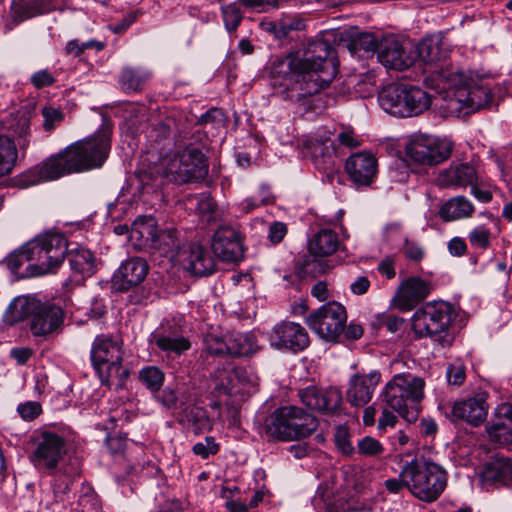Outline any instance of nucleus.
I'll use <instances>...</instances> for the list:
<instances>
[{"instance_id": "nucleus-1", "label": "nucleus", "mask_w": 512, "mask_h": 512, "mask_svg": "<svg viewBox=\"0 0 512 512\" xmlns=\"http://www.w3.org/2000/svg\"><path fill=\"white\" fill-rule=\"evenodd\" d=\"M335 50L324 39L310 41L302 54L276 57L269 67L273 95L300 102L325 88L336 76Z\"/></svg>"}, {"instance_id": "nucleus-2", "label": "nucleus", "mask_w": 512, "mask_h": 512, "mask_svg": "<svg viewBox=\"0 0 512 512\" xmlns=\"http://www.w3.org/2000/svg\"><path fill=\"white\" fill-rule=\"evenodd\" d=\"M319 422L311 413L294 405L282 406L268 415L262 430L269 440L297 441L309 437Z\"/></svg>"}, {"instance_id": "nucleus-3", "label": "nucleus", "mask_w": 512, "mask_h": 512, "mask_svg": "<svg viewBox=\"0 0 512 512\" xmlns=\"http://www.w3.org/2000/svg\"><path fill=\"white\" fill-rule=\"evenodd\" d=\"M401 476L410 493L427 503L437 500L447 485L446 471L425 457H415L405 464Z\"/></svg>"}, {"instance_id": "nucleus-4", "label": "nucleus", "mask_w": 512, "mask_h": 512, "mask_svg": "<svg viewBox=\"0 0 512 512\" xmlns=\"http://www.w3.org/2000/svg\"><path fill=\"white\" fill-rule=\"evenodd\" d=\"M67 251L68 243L62 233L38 235L23 245L22 256L28 262V275L42 276L54 272L63 263Z\"/></svg>"}, {"instance_id": "nucleus-5", "label": "nucleus", "mask_w": 512, "mask_h": 512, "mask_svg": "<svg viewBox=\"0 0 512 512\" xmlns=\"http://www.w3.org/2000/svg\"><path fill=\"white\" fill-rule=\"evenodd\" d=\"M424 388L423 378L410 373L396 374L384 388V401L405 421L413 423L419 416L420 402L424 398Z\"/></svg>"}, {"instance_id": "nucleus-6", "label": "nucleus", "mask_w": 512, "mask_h": 512, "mask_svg": "<svg viewBox=\"0 0 512 512\" xmlns=\"http://www.w3.org/2000/svg\"><path fill=\"white\" fill-rule=\"evenodd\" d=\"M455 317L452 305L445 301H432L418 308L412 316V330L419 338L430 337L441 347H450L453 336L448 332Z\"/></svg>"}, {"instance_id": "nucleus-7", "label": "nucleus", "mask_w": 512, "mask_h": 512, "mask_svg": "<svg viewBox=\"0 0 512 512\" xmlns=\"http://www.w3.org/2000/svg\"><path fill=\"white\" fill-rule=\"evenodd\" d=\"M166 181L186 184L203 180L208 174V160L200 146L186 143L164 159Z\"/></svg>"}, {"instance_id": "nucleus-8", "label": "nucleus", "mask_w": 512, "mask_h": 512, "mask_svg": "<svg viewBox=\"0 0 512 512\" xmlns=\"http://www.w3.org/2000/svg\"><path fill=\"white\" fill-rule=\"evenodd\" d=\"M112 125L104 120L92 136L66 147L76 173L100 168L111 149Z\"/></svg>"}, {"instance_id": "nucleus-9", "label": "nucleus", "mask_w": 512, "mask_h": 512, "mask_svg": "<svg viewBox=\"0 0 512 512\" xmlns=\"http://www.w3.org/2000/svg\"><path fill=\"white\" fill-rule=\"evenodd\" d=\"M90 358L102 384H108L112 378L121 381L129 375L128 370L122 367V341L118 337L97 335L91 345Z\"/></svg>"}, {"instance_id": "nucleus-10", "label": "nucleus", "mask_w": 512, "mask_h": 512, "mask_svg": "<svg viewBox=\"0 0 512 512\" xmlns=\"http://www.w3.org/2000/svg\"><path fill=\"white\" fill-rule=\"evenodd\" d=\"M444 89H456L457 101L462 108L476 111L486 107L493 99L491 90L483 85H470L463 71L454 66L441 67L433 72Z\"/></svg>"}, {"instance_id": "nucleus-11", "label": "nucleus", "mask_w": 512, "mask_h": 512, "mask_svg": "<svg viewBox=\"0 0 512 512\" xmlns=\"http://www.w3.org/2000/svg\"><path fill=\"white\" fill-rule=\"evenodd\" d=\"M452 149L450 140L424 133L411 135L405 145L408 159L423 166H436L444 162L450 157Z\"/></svg>"}, {"instance_id": "nucleus-12", "label": "nucleus", "mask_w": 512, "mask_h": 512, "mask_svg": "<svg viewBox=\"0 0 512 512\" xmlns=\"http://www.w3.org/2000/svg\"><path fill=\"white\" fill-rule=\"evenodd\" d=\"M34 449L30 461L36 469L54 473L67 453V443L63 435L52 429H42L35 433Z\"/></svg>"}, {"instance_id": "nucleus-13", "label": "nucleus", "mask_w": 512, "mask_h": 512, "mask_svg": "<svg viewBox=\"0 0 512 512\" xmlns=\"http://www.w3.org/2000/svg\"><path fill=\"white\" fill-rule=\"evenodd\" d=\"M346 322V309L338 302H328L306 318L308 327L329 342L337 341L344 331Z\"/></svg>"}, {"instance_id": "nucleus-14", "label": "nucleus", "mask_w": 512, "mask_h": 512, "mask_svg": "<svg viewBox=\"0 0 512 512\" xmlns=\"http://www.w3.org/2000/svg\"><path fill=\"white\" fill-rule=\"evenodd\" d=\"M68 152L69 150L65 148L31 167L20 176L19 184L23 187H29L76 173Z\"/></svg>"}, {"instance_id": "nucleus-15", "label": "nucleus", "mask_w": 512, "mask_h": 512, "mask_svg": "<svg viewBox=\"0 0 512 512\" xmlns=\"http://www.w3.org/2000/svg\"><path fill=\"white\" fill-rule=\"evenodd\" d=\"M271 347L297 353L305 350L310 343L305 328L298 323L282 321L276 324L268 336Z\"/></svg>"}, {"instance_id": "nucleus-16", "label": "nucleus", "mask_w": 512, "mask_h": 512, "mask_svg": "<svg viewBox=\"0 0 512 512\" xmlns=\"http://www.w3.org/2000/svg\"><path fill=\"white\" fill-rule=\"evenodd\" d=\"M487 399L486 392H479L466 399L455 401L446 416L452 422L462 421L477 427L487 418L489 409Z\"/></svg>"}, {"instance_id": "nucleus-17", "label": "nucleus", "mask_w": 512, "mask_h": 512, "mask_svg": "<svg viewBox=\"0 0 512 512\" xmlns=\"http://www.w3.org/2000/svg\"><path fill=\"white\" fill-rule=\"evenodd\" d=\"M64 318L65 312L61 306L40 301L29 321L30 331L34 337L47 339L61 331Z\"/></svg>"}, {"instance_id": "nucleus-18", "label": "nucleus", "mask_w": 512, "mask_h": 512, "mask_svg": "<svg viewBox=\"0 0 512 512\" xmlns=\"http://www.w3.org/2000/svg\"><path fill=\"white\" fill-rule=\"evenodd\" d=\"M211 248L214 255L223 262L235 263L244 257L240 233L229 225H221L214 232Z\"/></svg>"}, {"instance_id": "nucleus-19", "label": "nucleus", "mask_w": 512, "mask_h": 512, "mask_svg": "<svg viewBox=\"0 0 512 512\" xmlns=\"http://www.w3.org/2000/svg\"><path fill=\"white\" fill-rule=\"evenodd\" d=\"M298 396L307 408L323 413L335 412L342 402L341 392L335 387L319 388L310 385L300 389Z\"/></svg>"}, {"instance_id": "nucleus-20", "label": "nucleus", "mask_w": 512, "mask_h": 512, "mask_svg": "<svg viewBox=\"0 0 512 512\" xmlns=\"http://www.w3.org/2000/svg\"><path fill=\"white\" fill-rule=\"evenodd\" d=\"M377 59L386 68L405 70L413 65L416 54L394 37H388L380 42Z\"/></svg>"}, {"instance_id": "nucleus-21", "label": "nucleus", "mask_w": 512, "mask_h": 512, "mask_svg": "<svg viewBox=\"0 0 512 512\" xmlns=\"http://www.w3.org/2000/svg\"><path fill=\"white\" fill-rule=\"evenodd\" d=\"M431 291L432 284L430 281L418 276L408 277L399 285L393 302L401 311H410L426 299Z\"/></svg>"}, {"instance_id": "nucleus-22", "label": "nucleus", "mask_w": 512, "mask_h": 512, "mask_svg": "<svg viewBox=\"0 0 512 512\" xmlns=\"http://www.w3.org/2000/svg\"><path fill=\"white\" fill-rule=\"evenodd\" d=\"M178 261L183 268L195 276H209L216 271V261L207 248L199 244L182 247Z\"/></svg>"}, {"instance_id": "nucleus-23", "label": "nucleus", "mask_w": 512, "mask_h": 512, "mask_svg": "<svg viewBox=\"0 0 512 512\" xmlns=\"http://www.w3.org/2000/svg\"><path fill=\"white\" fill-rule=\"evenodd\" d=\"M377 170V159L368 151L353 153L345 163V171L351 181L358 186H369L374 181Z\"/></svg>"}, {"instance_id": "nucleus-24", "label": "nucleus", "mask_w": 512, "mask_h": 512, "mask_svg": "<svg viewBox=\"0 0 512 512\" xmlns=\"http://www.w3.org/2000/svg\"><path fill=\"white\" fill-rule=\"evenodd\" d=\"M380 379L381 374L378 370H372L368 374H355L349 380L347 401L352 406L364 407L372 399Z\"/></svg>"}, {"instance_id": "nucleus-25", "label": "nucleus", "mask_w": 512, "mask_h": 512, "mask_svg": "<svg viewBox=\"0 0 512 512\" xmlns=\"http://www.w3.org/2000/svg\"><path fill=\"white\" fill-rule=\"evenodd\" d=\"M148 263L141 257H131L124 261L113 275V286L118 291H128L138 286L146 278Z\"/></svg>"}, {"instance_id": "nucleus-26", "label": "nucleus", "mask_w": 512, "mask_h": 512, "mask_svg": "<svg viewBox=\"0 0 512 512\" xmlns=\"http://www.w3.org/2000/svg\"><path fill=\"white\" fill-rule=\"evenodd\" d=\"M152 342L166 354L181 355L189 350L191 343L177 324L162 325L151 335Z\"/></svg>"}, {"instance_id": "nucleus-27", "label": "nucleus", "mask_w": 512, "mask_h": 512, "mask_svg": "<svg viewBox=\"0 0 512 512\" xmlns=\"http://www.w3.org/2000/svg\"><path fill=\"white\" fill-rule=\"evenodd\" d=\"M304 148L317 169L328 172L334 168L336 152L330 137H310L304 142Z\"/></svg>"}, {"instance_id": "nucleus-28", "label": "nucleus", "mask_w": 512, "mask_h": 512, "mask_svg": "<svg viewBox=\"0 0 512 512\" xmlns=\"http://www.w3.org/2000/svg\"><path fill=\"white\" fill-rule=\"evenodd\" d=\"M444 186L467 187L481 182L479 166L474 162L451 165L440 174Z\"/></svg>"}, {"instance_id": "nucleus-29", "label": "nucleus", "mask_w": 512, "mask_h": 512, "mask_svg": "<svg viewBox=\"0 0 512 512\" xmlns=\"http://www.w3.org/2000/svg\"><path fill=\"white\" fill-rule=\"evenodd\" d=\"M488 432L500 444L512 443V404L504 402L495 408L494 421Z\"/></svg>"}, {"instance_id": "nucleus-30", "label": "nucleus", "mask_w": 512, "mask_h": 512, "mask_svg": "<svg viewBox=\"0 0 512 512\" xmlns=\"http://www.w3.org/2000/svg\"><path fill=\"white\" fill-rule=\"evenodd\" d=\"M344 249L338 234L330 228H321L310 240L309 251L317 257L330 256Z\"/></svg>"}, {"instance_id": "nucleus-31", "label": "nucleus", "mask_w": 512, "mask_h": 512, "mask_svg": "<svg viewBox=\"0 0 512 512\" xmlns=\"http://www.w3.org/2000/svg\"><path fill=\"white\" fill-rule=\"evenodd\" d=\"M404 98L400 100V105L407 108L403 114H395L396 117H412L426 111L430 104V96L421 88L404 84Z\"/></svg>"}, {"instance_id": "nucleus-32", "label": "nucleus", "mask_w": 512, "mask_h": 512, "mask_svg": "<svg viewBox=\"0 0 512 512\" xmlns=\"http://www.w3.org/2000/svg\"><path fill=\"white\" fill-rule=\"evenodd\" d=\"M481 479L485 485L507 484L512 480L511 461L498 457L488 462L481 473Z\"/></svg>"}, {"instance_id": "nucleus-33", "label": "nucleus", "mask_w": 512, "mask_h": 512, "mask_svg": "<svg viewBox=\"0 0 512 512\" xmlns=\"http://www.w3.org/2000/svg\"><path fill=\"white\" fill-rule=\"evenodd\" d=\"M40 300L30 296H18L8 305L4 319L8 324H15L26 318L32 319Z\"/></svg>"}, {"instance_id": "nucleus-34", "label": "nucleus", "mask_w": 512, "mask_h": 512, "mask_svg": "<svg viewBox=\"0 0 512 512\" xmlns=\"http://www.w3.org/2000/svg\"><path fill=\"white\" fill-rule=\"evenodd\" d=\"M403 88L404 84L399 83H392L382 88L378 94V102L385 112L395 116L408 111L405 106L400 105V100L404 98Z\"/></svg>"}, {"instance_id": "nucleus-35", "label": "nucleus", "mask_w": 512, "mask_h": 512, "mask_svg": "<svg viewBox=\"0 0 512 512\" xmlns=\"http://www.w3.org/2000/svg\"><path fill=\"white\" fill-rule=\"evenodd\" d=\"M150 247L157 250L161 255L177 261L178 254L182 251L178 232L174 228L159 231Z\"/></svg>"}, {"instance_id": "nucleus-36", "label": "nucleus", "mask_w": 512, "mask_h": 512, "mask_svg": "<svg viewBox=\"0 0 512 512\" xmlns=\"http://www.w3.org/2000/svg\"><path fill=\"white\" fill-rule=\"evenodd\" d=\"M473 213V204L464 196H456L449 199L439 210V215L444 221L468 218Z\"/></svg>"}, {"instance_id": "nucleus-37", "label": "nucleus", "mask_w": 512, "mask_h": 512, "mask_svg": "<svg viewBox=\"0 0 512 512\" xmlns=\"http://www.w3.org/2000/svg\"><path fill=\"white\" fill-rule=\"evenodd\" d=\"M71 270L82 277L94 274L96 265L93 253L84 247H78L66 253Z\"/></svg>"}, {"instance_id": "nucleus-38", "label": "nucleus", "mask_w": 512, "mask_h": 512, "mask_svg": "<svg viewBox=\"0 0 512 512\" xmlns=\"http://www.w3.org/2000/svg\"><path fill=\"white\" fill-rule=\"evenodd\" d=\"M227 347L230 356H250L256 351V340L250 333L233 331L227 334Z\"/></svg>"}, {"instance_id": "nucleus-39", "label": "nucleus", "mask_w": 512, "mask_h": 512, "mask_svg": "<svg viewBox=\"0 0 512 512\" xmlns=\"http://www.w3.org/2000/svg\"><path fill=\"white\" fill-rule=\"evenodd\" d=\"M138 180L140 183V192L143 197L149 194H155L156 198L161 197L159 189L163 181L166 180L164 176V166L160 169L157 166L149 167V169L140 170L138 173Z\"/></svg>"}, {"instance_id": "nucleus-40", "label": "nucleus", "mask_w": 512, "mask_h": 512, "mask_svg": "<svg viewBox=\"0 0 512 512\" xmlns=\"http://www.w3.org/2000/svg\"><path fill=\"white\" fill-rule=\"evenodd\" d=\"M243 375L244 370L232 365L219 368L214 372L215 389L220 394H231Z\"/></svg>"}, {"instance_id": "nucleus-41", "label": "nucleus", "mask_w": 512, "mask_h": 512, "mask_svg": "<svg viewBox=\"0 0 512 512\" xmlns=\"http://www.w3.org/2000/svg\"><path fill=\"white\" fill-rule=\"evenodd\" d=\"M158 232L156 220L152 216L139 217L134 221L131 228L132 236L148 246L152 245Z\"/></svg>"}, {"instance_id": "nucleus-42", "label": "nucleus", "mask_w": 512, "mask_h": 512, "mask_svg": "<svg viewBox=\"0 0 512 512\" xmlns=\"http://www.w3.org/2000/svg\"><path fill=\"white\" fill-rule=\"evenodd\" d=\"M414 52L416 57L418 56L427 64H435L445 57V52L442 51L436 37L423 38Z\"/></svg>"}, {"instance_id": "nucleus-43", "label": "nucleus", "mask_w": 512, "mask_h": 512, "mask_svg": "<svg viewBox=\"0 0 512 512\" xmlns=\"http://www.w3.org/2000/svg\"><path fill=\"white\" fill-rule=\"evenodd\" d=\"M17 160V149L14 141L0 135V177L12 172Z\"/></svg>"}, {"instance_id": "nucleus-44", "label": "nucleus", "mask_w": 512, "mask_h": 512, "mask_svg": "<svg viewBox=\"0 0 512 512\" xmlns=\"http://www.w3.org/2000/svg\"><path fill=\"white\" fill-rule=\"evenodd\" d=\"M196 211L203 222L208 224L216 223L220 218V212L217 209L213 198L208 194H200L195 197Z\"/></svg>"}, {"instance_id": "nucleus-45", "label": "nucleus", "mask_w": 512, "mask_h": 512, "mask_svg": "<svg viewBox=\"0 0 512 512\" xmlns=\"http://www.w3.org/2000/svg\"><path fill=\"white\" fill-rule=\"evenodd\" d=\"M140 382L152 393H158L164 384L165 373L157 366H145L139 371Z\"/></svg>"}, {"instance_id": "nucleus-46", "label": "nucleus", "mask_w": 512, "mask_h": 512, "mask_svg": "<svg viewBox=\"0 0 512 512\" xmlns=\"http://www.w3.org/2000/svg\"><path fill=\"white\" fill-rule=\"evenodd\" d=\"M150 74L133 68H125L122 72L120 83L127 91H140Z\"/></svg>"}, {"instance_id": "nucleus-47", "label": "nucleus", "mask_w": 512, "mask_h": 512, "mask_svg": "<svg viewBox=\"0 0 512 512\" xmlns=\"http://www.w3.org/2000/svg\"><path fill=\"white\" fill-rule=\"evenodd\" d=\"M12 134L17 138V144L20 150H25L30 144V120L22 116L15 120L11 125Z\"/></svg>"}, {"instance_id": "nucleus-48", "label": "nucleus", "mask_w": 512, "mask_h": 512, "mask_svg": "<svg viewBox=\"0 0 512 512\" xmlns=\"http://www.w3.org/2000/svg\"><path fill=\"white\" fill-rule=\"evenodd\" d=\"M187 403V399H185V402H181V412L183 413V417L198 428L203 427L208 421L206 411L195 405H187Z\"/></svg>"}, {"instance_id": "nucleus-49", "label": "nucleus", "mask_w": 512, "mask_h": 512, "mask_svg": "<svg viewBox=\"0 0 512 512\" xmlns=\"http://www.w3.org/2000/svg\"><path fill=\"white\" fill-rule=\"evenodd\" d=\"M41 115L43 117V129L48 133L53 132L64 120L63 112L52 106H44L41 109Z\"/></svg>"}, {"instance_id": "nucleus-50", "label": "nucleus", "mask_w": 512, "mask_h": 512, "mask_svg": "<svg viewBox=\"0 0 512 512\" xmlns=\"http://www.w3.org/2000/svg\"><path fill=\"white\" fill-rule=\"evenodd\" d=\"M225 27L229 32L235 31L243 19V14L236 3H230L221 8Z\"/></svg>"}, {"instance_id": "nucleus-51", "label": "nucleus", "mask_w": 512, "mask_h": 512, "mask_svg": "<svg viewBox=\"0 0 512 512\" xmlns=\"http://www.w3.org/2000/svg\"><path fill=\"white\" fill-rule=\"evenodd\" d=\"M491 231L485 225L476 226L468 234L472 247L485 250L490 246Z\"/></svg>"}, {"instance_id": "nucleus-52", "label": "nucleus", "mask_w": 512, "mask_h": 512, "mask_svg": "<svg viewBox=\"0 0 512 512\" xmlns=\"http://www.w3.org/2000/svg\"><path fill=\"white\" fill-rule=\"evenodd\" d=\"M204 350L210 355H228L227 335L224 337H218L212 334L207 335L204 338Z\"/></svg>"}, {"instance_id": "nucleus-53", "label": "nucleus", "mask_w": 512, "mask_h": 512, "mask_svg": "<svg viewBox=\"0 0 512 512\" xmlns=\"http://www.w3.org/2000/svg\"><path fill=\"white\" fill-rule=\"evenodd\" d=\"M305 27L303 20L298 18H286L277 22L276 26H273L274 36L277 39L287 37L292 31L302 30Z\"/></svg>"}, {"instance_id": "nucleus-54", "label": "nucleus", "mask_w": 512, "mask_h": 512, "mask_svg": "<svg viewBox=\"0 0 512 512\" xmlns=\"http://www.w3.org/2000/svg\"><path fill=\"white\" fill-rule=\"evenodd\" d=\"M358 453L366 457L380 456L383 451V445L371 436L361 438L357 443Z\"/></svg>"}, {"instance_id": "nucleus-55", "label": "nucleus", "mask_w": 512, "mask_h": 512, "mask_svg": "<svg viewBox=\"0 0 512 512\" xmlns=\"http://www.w3.org/2000/svg\"><path fill=\"white\" fill-rule=\"evenodd\" d=\"M219 450L220 446L212 436L205 437L203 441L195 443L192 447L193 453L200 456L202 459H207L210 456L216 455Z\"/></svg>"}, {"instance_id": "nucleus-56", "label": "nucleus", "mask_w": 512, "mask_h": 512, "mask_svg": "<svg viewBox=\"0 0 512 512\" xmlns=\"http://www.w3.org/2000/svg\"><path fill=\"white\" fill-rule=\"evenodd\" d=\"M334 442L337 448L344 455H351L354 452V447L350 441L349 429L345 425H339L336 427L334 433Z\"/></svg>"}, {"instance_id": "nucleus-57", "label": "nucleus", "mask_w": 512, "mask_h": 512, "mask_svg": "<svg viewBox=\"0 0 512 512\" xmlns=\"http://www.w3.org/2000/svg\"><path fill=\"white\" fill-rule=\"evenodd\" d=\"M156 400L166 409H180L181 410V402H185L183 398H179L177 393L169 388L166 387L165 389L160 391L158 393H155Z\"/></svg>"}, {"instance_id": "nucleus-58", "label": "nucleus", "mask_w": 512, "mask_h": 512, "mask_svg": "<svg viewBox=\"0 0 512 512\" xmlns=\"http://www.w3.org/2000/svg\"><path fill=\"white\" fill-rule=\"evenodd\" d=\"M379 44L375 36L371 33H361L353 41L355 49H361L365 52H376L377 54Z\"/></svg>"}, {"instance_id": "nucleus-59", "label": "nucleus", "mask_w": 512, "mask_h": 512, "mask_svg": "<svg viewBox=\"0 0 512 512\" xmlns=\"http://www.w3.org/2000/svg\"><path fill=\"white\" fill-rule=\"evenodd\" d=\"M446 377L449 384L460 386L464 383L466 374L465 367L460 362H454L447 367Z\"/></svg>"}, {"instance_id": "nucleus-60", "label": "nucleus", "mask_w": 512, "mask_h": 512, "mask_svg": "<svg viewBox=\"0 0 512 512\" xmlns=\"http://www.w3.org/2000/svg\"><path fill=\"white\" fill-rule=\"evenodd\" d=\"M246 8L256 9L258 12H267L279 7V0H238Z\"/></svg>"}, {"instance_id": "nucleus-61", "label": "nucleus", "mask_w": 512, "mask_h": 512, "mask_svg": "<svg viewBox=\"0 0 512 512\" xmlns=\"http://www.w3.org/2000/svg\"><path fill=\"white\" fill-rule=\"evenodd\" d=\"M17 411L22 419L31 421L40 415L42 408L38 402L29 401L20 404L17 408Z\"/></svg>"}, {"instance_id": "nucleus-62", "label": "nucleus", "mask_w": 512, "mask_h": 512, "mask_svg": "<svg viewBox=\"0 0 512 512\" xmlns=\"http://www.w3.org/2000/svg\"><path fill=\"white\" fill-rule=\"evenodd\" d=\"M403 253L406 258L415 262L422 260L424 257V249L422 246L415 241H410L409 239H405Z\"/></svg>"}, {"instance_id": "nucleus-63", "label": "nucleus", "mask_w": 512, "mask_h": 512, "mask_svg": "<svg viewBox=\"0 0 512 512\" xmlns=\"http://www.w3.org/2000/svg\"><path fill=\"white\" fill-rule=\"evenodd\" d=\"M30 82L35 88L41 89L52 85L55 82V78L47 69H43L33 73L30 77Z\"/></svg>"}, {"instance_id": "nucleus-64", "label": "nucleus", "mask_w": 512, "mask_h": 512, "mask_svg": "<svg viewBox=\"0 0 512 512\" xmlns=\"http://www.w3.org/2000/svg\"><path fill=\"white\" fill-rule=\"evenodd\" d=\"M338 142L350 149L359 147L362 143L360 137L351 129L342 130L337 136Z\"/></svg>"}]
</instances>
